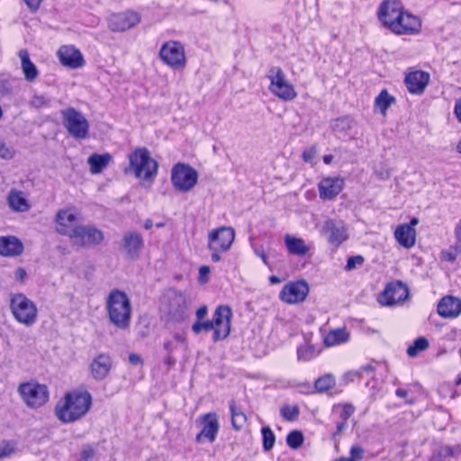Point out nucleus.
Masks as SVG:
<instances>
[{"mask_svg":"<svg viewBox=\"0 0 461 461\" xmlns=\"http://www.w3.org/2000/svg\"><path fill=\"white\" fill-rule=\"evenodd\" d=\"M263 438V448L265 451H269L273 448L276 442V436L269 427H263L261 429Z\"/></svg>","mask_w":461,"mask_h":461,"instance_id":"obj_41","label":"nucleus"},{"mask_svg":"<svg viewBox=\"0 0 461 461\" xmlns=\"http://www.w3.org/2000/svg\"><path fill=\"white\" fill-rule=\"evenodd\" d=\"M11 312L14 319L26 327L36 323L38 309L35 303L23 294H14L10 302Z\"/></svg>","mask_w":461,"mask_h":461,"instance_id":"obj_6","label":"nucleus"},{"mask_svg":"<svg viewBox=\"0 0 461 461\" xmlns=\"http://www.w3.org/2000/svg\"><path fill=\"white\" fill-rule=\"evenodd\" d=\"M210 267L208 266H202L199 268L198 281L200 284H206L209 280Z\"/></svg>","mask_w":461,"mask_h":461,"instance_id":"obj_52","label":"nucleus"},{"mask_svg":"<svg viewBox=\"0 0 461 461\" xmlns=\"http://www.w3.org/2000/svg\"><path fill=\"white\" fill-rule=\"evenodd\" d=\"M454 113L457 121L461 123V98L457 99L455 103Z\"/></svg>","mask_w":461,"mask_h":461,"instance_id":"obj_60","label":"nucleus"},{"mask_svg":"<svg viewBox=\"0 0 461 461\" xmlns=\"http://www.w3.org/2000/svg\"><path fill=\"white\" fill-rule=\"evenodd\" d=\"M383 365L376 362L367 363L360 367L359 373H376L381 372Z\"/></svg>","mask_w":461,"mask_h":461,"instance_id":"obj_46","label":"nucleus"},{"mask_svg":"<svg viewBox=\"0 0 461 461\" xmlns=\"http://www.w3.org/2000/svg\"><path fill=\"white\" fill-rule=\"evenodd\" d=\"M284 241L287 251L291 255L303 257L307 255L310 251V247L301 238L286 234L284 238Z\"/></svg>","mask_w":461,"mask_h":461,"instance_id":"obj_28","label":"nucleus"},{"mask_svg":"<svg viewBox=\"0 0 461 461\" xmlns=\"http://www.w3.org/2000/svg\"><path fill=\"white\" fill-rule=\"evenodd\" d=\"M320 233L332 246L339 247L348 238V230L343 221L327 219L323 221Z\"/></svg>","mask_w":461,"mask_h":461,"instance_id":"obj_14","label":"nucleus"},{"mask_svg":"<svg viewBox=\"0 0 461 461\" xmlns=\"http://www.w3.org/2000/svg\"><path fill=\"white\" fill-rule=\"evenodd\" d=\"M112 157L108 153L91 155L87 159V163L90 166V172L95 175L101 173L102 170L107 167Z\"/></svg>","mask_w":461,"mask_h":461,"instance_id":"obj_34","label":"nucleus"},{"mask_svg":"<svg viewBox=\"0 0 461 461\" xmlns=\"http://www.w3.org/2000/svg\"><path fill=\"white\" fill-rule=\"evenodd\" d=\"M304 438L300 430H293L286 437L287 445L293 448H299L303 443Z\"/></svg>","mask_w":461,"mask_h":461,"instance_id":"obj_42","label":"nucleus"},{"mask_svg":"<svg viewBox=\"0 0 461 461\" xmlns=\"http://www.w3.org/2000/svg\"><path fill=\"white\" fill-rule=\"evenodd\" d=\"M113 361L108 355L100 354L91 363V371L97 375H106L111 371Z\"/></svg>","mask_w":461,"mask_h":461,"instance_id":"obj_33","label":"nucleus"},{"mask_svg":"<svg viewBox=\"0 0 461 461\" xmlns=\"http://www.w3.org/2000/svg\"><path fill=\"white\" fill-rule=\"evenodd\" d=\"M299 407L297 405L285 404L280 409L281 416L288 420H295L299 416Z\"/></svg>","mask_w":461,"mask_h":461,"instance_id":"obj_40","label":"nucleus"},{"mask_svg":"<svg viewBox=\"0 0 461 461\" xmlns=\"http://www.w3.org/2000/svg\"><path fill=\"white\" fill-rule=\"evenodd\" d=\"M12 93V82L7 79H0V95L5 96Z\"/></svg>","mask_w":461,"mask_h":461,"instance_id":"obj_51","label":"nucleus"},{"mask_svg":"<svg viewBox=\"0 0 461 461\" xmlns=\"http://www.w3.org/2000/svg\"><path fill=\"white\" fill-rule=\"evenodd\" d=\"M350 334L346 328H338L329 331L323 338L326 347H335L349 340Z\"/></svg>","mask_w":461,"mask_h":461,"instance_id":"obj_30","label":"nucleus"},{"mask_svg":"<svg viewBox=\"0 0 461 461\" xmlns=\"http://www.w3.org/2000/svg\"><path fill=\"white\" fill-rule=\"evenodd\" d=\"M235 240V230L231 227H219L208 233V249L212 252V260L219 262L221 253L228 251Z\"/></svg>","mask_w":461,"mask_h":461,"instance_id":"obj_5","label":"nucleus"},{"mask_svg":"<svg viewBox=\"0 0 461 461\" xmlns=\"http://www.w3.org/2000/svg\"><path fill=\"white\" fill-rule=\"evenodd\" d=\"M192 331L195 334V335H198L200 334L202 331H209V330H213V325H212V320L211 321H196L193 325H192Z\"/></svg>","mask_w":461,"mask_h":461,"instance_id":"obj_44","label":"nucleus"},{"mask_svg":"<svg viewBox=\"0 0 461 461\" xmlns=\"http://www.w3.org/2000/svg\"><path fill=\"white\" fill-rule=\"evenodd\" d=\"M429 74L422 70H414L406 74L405 86L411 94L421 95L429 82Z\"/></svg>","mask_w":461,"mask_h":461,"instance_id":"obj_23","label":"nucleus"},{"mask_svg":"<svg viewBox=\"0 0 461 461\" xmlns=\"http://www.w3.org/2000/svg\"><path fill=\"white\" fill-rule=\"evenodd\" d=\"M318 354L319 351L314 348L313 345L310 344L309 342H304L297 348V355L300 360H310L315 357Z\"/></svg>","mask_w":461,"mask_h":461,"instance_id":"obj_38","label":"nucleus"},{"mask_svg":"<svg viewBox=\"0 0 461 461\" xmlns=\"http://www.w3.org/2000/svg\"><path fill=\"white\" fill-rule=\"evenodd\" d=\"M140 14L132 10L112 14L108 19V28L112 32H121L128 31L140 23Z\"/></svg>","mask_w":461,"mask_h":461,"instance_id":"obj_17","label":"nucleus"},{"mask_svg":"<svg viewBox=\"0 0 461 461\" xmlns=\"http://www.w3.org/2000/svg\"><path fill=\"white\" fill-rule=\"evenodd\" d=\"M14 157V151L0 140V158L11 159Z\"/></svg>","mask_w":461,"mask_h":461,"instance_id":"obj_53","label":"nucleus"},{"mask_svg":"<svg viewBox=\"0 0 461 461\" xmlns=\"http://www.w3.org/2000/svg\"><path fill=\"white\" fill-rule=\"evenodd\" d=\"M408 295V287L402 282L397 281L386 285L384 292L379 295L378 302L381 305L393 306L404 301Z\"/></svg>","mask_w":461,"mask_h":461,"instance_id":"obj_19","label":"nucleus"},{"mask_svg":"<svg viewBox=\"0 0 461 461\" xmlns=\"http://www.w3.org/2000/svg\"><path fill=\"white\" fill-rule=\"evenodd\" d=\"M230 409L231 412V424L232 427L239 430L240 429L247 421V417L243 411L239 410L233 402L230 403Z\"/></svg>","mask_w":461,"mask_h":461,"instance_id":"obj_37","label":"nucleus"},{"mask_svg":"<svg viewBox=\"0 0 461 461\" xmlns=\"http://www.w3.org/2000/svg\"><path fill=\"white\" fill-rule=\"evenodd\" d=\"M395 393L398 397L405 399L407 403H411L413 402V399L409 397L410 391L408 389L398 388Z\"/></svg>","mask_w":461,"mask_h":461,"instance_id":"obj_57","label":"nucleus"},{"mask_svg":"<svg viewBox=\"0 0 461 461\" xmlns=\"http://www.w3.org/2000/svg\"><path fill=\"white\" fill-rule=\"evenodd\" d=\"M32 104L34 105L40 106L45 104V100L43 96H35L32 100Z\"/></svg>","mask_w":461,"mask_h":461,"instance_id":"obj_64","label":"nucleus"},{"mask_svg":"<svg viewBox=\"0 0 461 461\" xmlns=\"http://www.w3.org/2000/svg\"><path fill=\"white\" fill-rule=\"evenodd\" d=\"M95 455V450L91 446L83 447L80 452V461H90Z\"/></svg>","mask_w":461,"mask_h":461,"instance_id":"obj_50","label":"nucleus"},{"mask_svg":"<svg viewBox=\"0 0 461 461\" xmlns=\"http://www.w3.org/2000/svg\"><path fill=\"white\" fill-rule=\"evenodd\" d=\"M18 56L21 60V68L24 78L28 82L34 81L37 78L39 72L37 67L30 59L28 51L26 50H20Z\"/></svg>","mask_w":461,"mask_h":461,"instance_id":"obj_29","label":"nucleus"},{"mask_svg":"<svg viewBox=\"0 0 461 461\" xmlns=\"http://www.w3.org/2000/svg\"><path fill=\"white\" fill-rule=\"evenodd\" d=\"M105 311L110 323L115 328L122 330L129 329L132 318V305L125 292L111 290L105 299Z\"/></svg>","mask_w":461,"mask_h":461,"instance_id":"obj_2","label":"nucleus"},{"mask_svg":"<svg viewBox=\"0 0 461 461\" xmlns=\"http://www.w3.org/2000/svg\"><path fill=\"white\" fill-rule=\"evenodd\" d=\"M420 28V19L408 13L403 8L388 30L396 35H411L418 33Z\"/></svg>","mask_w":461,"mask_h":461,"instance_id":"obj_16","label":"nucleus"},{"mask_svg":"<svg viewBox=\"0 0 461 461\" xmlns=\"http://www.w3.org/2000/svg\"><path fill=\"white\" fill-rule=\"evenodd\" d=\"M191 300L183 293L176 290L167 291L160 300V309L177 321H183L188 316Z\"/></svg>","mask_w":461,"mask_h":461,"instance_id":"obj_4","label":"nucleus"},{"mask_svg":"<svg viewBox=\"0 0 461 461\" xmlns=\"http://www.w3.org/2000/svg\"><path fill=\"white\" fill-rule=\"evenodd\" d=\"M429 347V341L424 337L416 339L412 345L407 348V355L411 357H416L419 353L426 350Z\"/></svg>","mask_w":461,"mask_h":461,"instance_id":"obj_39","label":"nucleus"},{"mask_svg":"<svg viewBox=\"0 0 461 461\" xmlns=\"http://www.w3.org/2000/svg\"><path fill=\"white\" fill-rule=\"evenodd\" d=\"M364 262V258L362 256H353L348 258L346 269L347 270H352L356 268L358 266H361Z\"/></svg>","mask_w":461,"mask_h":461,"instance_id":"obj_48","label":"nucleus"},{"mask_svg":"<svg viewBox=\"0 0 461 461\" xmlns=\"http://www.w3.org/2000/svg\"><path fill=\"white\" fill-rule=\"evenodd\" d=\"M161 61L172 69H184L186 66V55L183 43L178 41H167L159 50Z\"/></svg>","mask_w":461,"mask_h":461,"instance_id":"obj_10","label":"nucleus"},{"mask_svg":"<svg viewBox=\"0 0 461 461\" xmlns=\"http://www.w3.org/2000/svg\"><path fill=\"white\" fill-rule=\"evenodd\" d=\"M129 362L133 366H138L142 364V359L138 354L132 353L129 356Z\"/></svg>","mask_w":461,"mask_h":461,"instance_id":"obj_61","label":"nucleus"},{"mask_svg":"<svg viewBox=\"0 0 461 461\" xmlns=\"http://www.w3.org/2000/svg\"><path fill=\"white\" fill-rule=\"evenodd\" d=\"M130 170L141 182L151 184L158 175V162L146 148H139L129 155Z\"/></svg>","mask_w":461,"mask_h":461,"instance_id":"obj_3","label":"nucleus"},{"mask_svg":"<svg viewBox=\"0 0 461 461\" xmlns=\"http://www.w3.org/2000/svg\"><path fill=\"white\" fill-rule=\"evenodd\" d=\"M394 238L402 247L411 249L416 242V230L407 223L400 224L394 230Z\"/></svg>","mask_w":461,"mask_h":461,"instance_id":"obj_27","label":"nucleus"},{"mask_svg":"<svg viewBox=\"0 0 461 461\" xmlns=\"http://www.w3.org/2000/svg\"><path fill=\"white\" fill-rule=\"evenodd\" d=\"M7 200L9 206L15 212H27L31 207L22 191L11 190Z\"/></svg>","mask_w":461,"mask_h":461,"instance_id":"obj_32","label":"nucleus"},{"mask_svg":"<svg viewBox=\"0 0 461 461\" xmlns=\"http://www.w3.org/2000/svg\"><path fill=\"white\" fill-rule=\"evenodd\" d=\"M293 385L302 393H312V380L309 381L305 376H300V379L293 382Z\"/></svg>","mask_w":461,"mask_h":461,"instance_id":"obj_43","label":"nucleus"},{"mask_svg":"<svg viewBox=\"0 0 461 461\" xmlns=\"http://www.w3.org/2000/svg\"><path fill=\"white\" fill-rule=\"evenodd\" d=\"M254 253L262 259L263 263L268 266V260L267 255L264 251L263 247H257L254 249Z\"/></svg>","mask_w":461,"mask_h":461,"instance_id":"obj_58","label":"nucleus"},{"mask_svg":"<svg viewBox=\"0 0 461 461\" xmlns=\"http://www.w3.org/2000/svg\"><path fill=\"white\" fill-rule=\"evenodd\" d=\"M56 231L70 238L80 226V212L74 207H67L59 210L54 219Z\"/></svg>","mask_w":461,"mask_h":461,"instance_id":"obj_12","label":"nucleus"},{"mask_svg":"<svg viewBox=\"0 0 461 461\" xmlns=\"http://www.w3.org/2000/svg\"><path fill=\"white\" fill-rule=\"evenodd\" d=\"M25 276H26V272L24 269H23V268L16 269V271H15L16 279L23 280Z\"/></svg>","mask_w":461,"mask_h":461,"instance_id":"obj_63","label":"nucleus"},{"mask_svg":"<svg viewBox=\"0 0 461 461\" xmlns=\"http://www.w3.org/2000/svg\"><path fill=\"white\" fill-rule=\"evenodd\" d=\"M308 294L309 285L307 282L297 280L285 284L279 294V298L285 303L295 304L303 302Z\"/></svg>","mask_w":461,"mask_h":461,"instance_id":"obj_18","label":"nucleus"},{"mask_svg":"<svg viewBox=\"0 0 461 461\" xmlns=\"http://www.w3.org/2000/svg\"><path fill=\"white\" fill-rule=\"evenodd\" d=\"M69 240L74 246L89 248L99 245L104 240V234L94 225L80 224V226L75 230Z\"/></svg>","mask_w":461,"mask_h":461,"instance_id":"obj_13","label":"nucleus"},{"mask_svg":"<svg viewBox=\"0 0 461 461\" xmlns=\"http://www.w3.org/2000/svg\"><path fill=\"white\" fill-rule=\"evenodd\" d=\"M333 376H318L312 380V393H322L335 386Z\"/></svg>","mask_w":461,"mask_h":461,"instance_id":"obj_35","label":"nucleus"},{"mask_svg":"<svg viewBox=\"0 0 461 461\" xmlns=\"http://www.w3.org/2000/svg\"><path fill=\"white\" fill-rule=\"evenodd\" d=\"M60 63L72 69L82 68L85 59L78 49L73 45L61 46L57 53Z\"/></svg>","mask_w":461,"mask_h":461,"instance_id":"obj_22","label":"nucleus"},{"mask_svg":"<svg viewBox=\"0 0 461 461\" xmlns=\"http://www.w3.org/2000/svg\"><path fill=\"white\" fill-rule=\"evenodd\" d=\"M355 411V408L353 405L346 403L342 406L340 417L347 420Z\"/></svg>","mask_w":461,"mask_h":461,"instance_id":"obj_54","label":"nucleus"},{"mask_svg":"<svg viewBox=\"0 0 461 461\" xmlns=\"http://www.w3.org/2000/svg\"><path fill=\"white\" fill-rule=\"evenodd\" d=\"M208 313V309L205 305L201 306L195 312L196 321H202L205 318Z\"/></svg>","mask_w":461,"mask_h":461,"instance_id":"obj_59","label":"nucleus"},{"mask_svg":"<svg viewBox=\"0 0 461 461\" xmlns=\"http://www.w3.org/2000/svg\"><path fill=\"white\" fill-rule=\"evenodd\" d=\"M438 313L444 318H456L461 314V301L454 296L443 297L438 304Z\"/></svg>","mask_w":461,"mask_h":461,"instance_id":"obj_26","label":"nucleus"},{"mask_svg":"<svg viewBox=\"0 0 461 461\" xmlns=\"http://www.w3.org/2000/svg\"><path fill=\"white\" fill-rule=\"evenodd\" d=\"M267 79L270 82L269 91L283 101H292L297 96L294 86L286 79L285 74L279 67L269 68Z\"/></svg>","mask_w":461,"mask_h":461,"instance_id":"obj_9","label":"nucleus"},{"mask_svg":"<svg viewBox=\"0 0 461 461\" xmlns=\"http://www.w3.org/2000/svg\"><path fill=\"white\" fill-rule=\"evenodd\" d=\"M351 121L348 118L337 119L333 124L335 131H345L350 128Z\"/></svg>","mask_w":461,"mask_h":461,"instance_id":"obj_49","label":"nucleus"},{"mask_svg":"<svg viewBox=\"0 0 461 461\" xmlns=\"http://www.w3.org/2000/svg\"><path fill=\"white\" fill-rule=\"evenodd\" d=\"M93 404L91 393L82 388L64 393L55 404L54 415L62 423H74L84 418Z\"/></svg>","mask_w":461,"mask_h":461,"instance_id":"obj_1","label":"nucleus"},{"mask_svg":"<svg viewBox=\"0 0 461 461\" xmlns=\"http://www.w3.org/2000/svg\"><path fill=\"white\" fill-rule=\"evenodd\" d=\"M23 251V244L15 237L0 238V254L4 256H15Z\"/></svg>","mask_w":461,"mask_h":461,"instance_id":"obj_31","label":"nucleus"},{"mask_svg":"<svg viewBox=\"0 0 461 461\" xmlns=\"http://www.w3.org/2000/svg\"><path fill=\"white\" fill-rule=\"evenodd\" d=\"M316 156L315 147H311L303 152L302 158L305 162H312Z\"/></svg>","mask_w":461,"mask_h":461,"instance_id":"obj_56","label":"nucleus"},{"mask_svg":"<svg viewBox=\"0 0 461 461\" xmlns=\"http://www.w3.org/2000/svg\"><path fill=\"white\" fill-rule=\"evenodd\" d=\"M15 451V444L11 441H3L0 443V459L10 456Z\"/></svg>","mask_w":461,"mask_h":461,"instance_id":"obj_45","label":"nucleus"},{"mask_svg":"<svg viewBox=\"0 0 461 461\" xmlns=\"http://www.w3.org/2000/svg\"><path fill=\"white\" fill-rule=\"evenodd\" d=\"M395 102V98L389 95L386 89H383L375 99V106L382 114L385 115L388 108Z\"/></svg>","mask_w":461,"mask_h":461,"instance_id":"obj_36","label":"nucleus"},{"mask_svg":"<svg viewBox=\"0 0 461 461\" xmlns=\"http://www.w3.org/2000/svg\"><path fill=\"white\" fill-rule=\"evenodd\" d=\"M197 171L184 163L176 164L171 171V182L175 189L179 192L190 191L197 183Z\"/></svg>","mask_w":461,"mask_h":461,"instance_id":"obj_11","label":"nucleus"},{"mask_svg":"<svg viewBox=\"0 0 461 461\" xmlns=\"http://www.w3.org/2000/svg\"><path fill=\"white\" fill-rule=\"evenodd\" d=\"M455 237L456 240L461 243V220L457 222L455 227Z\"/></svg>","mask_w":461,"mask_h":461,"instance_id":"obj_62","label":"nucleus"},{"mask_svg":"<svg viewBox=\"0 0 461 461\" xmlns=\"http://www.w3.org/2000/svg\"><path fill=\"white\" fill-rule=\"evenodd\" d=\"M344 178L339 176L323 177L318 184L320 198L323 201H332L344 189Z\"/></svg>","mask_w":461,"mask_h":461,"instance_id":"obj_20","label":"nucleus"},{"mask_svg":"<svg viewBox=\"0 0 461 461\" xmlns=\"http://www.w3.org/2000/svg\"><path fill=\"white\" fill-rule=\"evenodd\" d=\"M18 393L25 405L31 409L42 407L50 399L48 386L34 380L21 384Z\"/></svg>","mask_w":461,"mask_h":461,"instance_id":"obj_7","label":"nucleus"},{"mask_svg":"<svg viewBox=\"0 0 461 461\" xmlns=\"http://www.w3.org/2000/svg\"><path fill=\"white\" fill-rule=\"evenodd\" d=\"M232 311L228 305L218 306L213 314L212 322L213 325V341L226 339L230 332V321Z\"/></svg>","mask_w":461,"mask_h":461,"instance_id":"obj_15","label":"nucleus"},{"mask_svg":"<svg viewBox=\"0 0 461 461\" xmlns=\"http://www.w3.org/2000/svg\"><path fill=\"white\" fill-rule=\"evenodd\" d=\"M403 6L400 0H384L383 1L377 11V17L380 23L387 29L398 18Z\"/></svg>","mask_w":461,"mask_h":461,"instance_id":"obj_21","label":"nucleus"},{"mask_svg":"<svg viewBox=\"0 0 461 461\" xmlns=\"http://www.w3.org/2000/svg\"><path fill=\"white\" fill-rule=\"evenodd\" d=\"M203 429L196 436V441L201 442L202 438H206L209 442L212 443L219 431L218 416L215 412H208L201 417Z\"/></svg>","mask_w":461,"mask_h":461,"instance_id":"obj_25","label":"nucleus"},{"mask_svg":"<svg viewBox=\"0 0 461 461\" xmlns=\"http://www.w3.org/2000/svg\"><path fill=\"white\" fill-rule=\"evenodd\" d=\"M144 240L142 236L136 231H127L122 240V249L131 258L136 259L143 249Z\"/></svg>","mask_w":461,"mask_h":461,"instance_id":"obj_24","label":"nucleus"},{"mask_svg":"<svg viewBox=\"0 0 461 461\" xmlns=\"http://www.w3.org/2000/svg\"><path fill=\"white\" fill-rule=\"evenodd\" d=\"M364 449L359 446H353L350 449L349 461H360L363 458Z\"/></svg>","mask_w":461,"mask_h":461,"instance_id":"obj_47","label":"nucleus"},{"mask_svg":"<svg viewBox=\"0 0 461 461\" xmlns=\"http://www.w3.org/2000/svg\"><path fill=\"white\" fill-rule=\"evenodd\" d=\"M62 123L67 131L77 140H85L89 135V122L85 115L69 107L60 112Z\"/></svg>","mask_w":461,"mask_h":461,"instance_id":"obj_8","label":"nucleus"},{"mask_svg":"<svg viewBox=\"0 0 461 461\" xmlns=\"http://www.w3.org/2000/svg\"><path fill=\"white\" fill-rule=\"evenodd\" d=\"M31 13H36L43 0H23Z\"/></svg>","mask_w":461,"mask_h":461,"instance_id":"obj_55","label":"nucleus"}]
</instances>
